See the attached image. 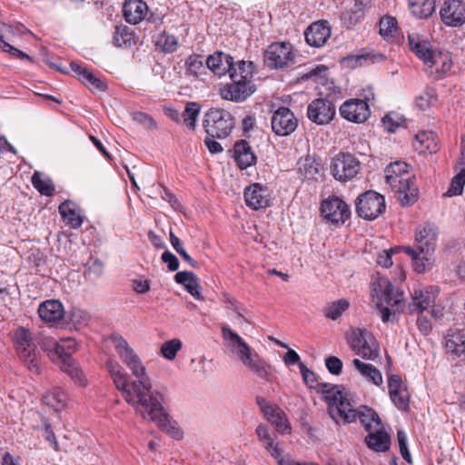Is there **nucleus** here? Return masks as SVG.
I'll use <instances>...</instances> for the list:
<instances>
[{
	"label": "nucleus",
	"mask_w": 465,
	"mask_h": 465,
	"mask_svg": "<svg viewBox=\"0 0 465 465\" xmlns=\"http://www.w3.org/2000/svg\"><path fill=\"white\" fill-rule=\"evenodd\" d=\"M438 291L432 287L415 289L411 294L409 309L411 312L420 313L434 304Z\"/></svg>",
	"instance_id": "obj_22"
},
{
	"label": "nucleus",
	"mask_w": 465,
	"mask_h": 465,
	"mask_svg": "<svg viewBox=\"0 0 465 465\" xmlns=\"http://www.w3.org/2000/svg\"><path fill=\"white\" fill-rule=\"evenodd\" d=\"M384 197L373 191H368L358 197L356 211L365 220H374L385 211Z\"/></svg>",
	"instance_id": "obj_13"
},
{
	"label": "nucleus",
	"mask_w": 465,
	"mask_h": 465,
	"mask_svg": "<svg viewBox=\"0 0 465 465\" xmlns=\"http://www.w3.org/2000/svg\"><path fill=\"white\" fill-rule=\"evenodd\" d=\"M31 182L33 186L42 194L45 196H52L54 193V185L53 181L44 176L40 172H35L32 175Z\"/></svg>",
	"instance_id": "obj_42"
},
{
	"label": "nucleus",
	"mask_w": 465,
	"mask_h": 465,
	"mask_svg": "<svg viewBox=\"0 0 465 465\" xmlns=\"http://www.w3.org/2000/svg\"><path fill=\"white\" fill-rule=\"evenodd\" d=\"M106 368L124 401L143 420L156 419L157 415L164 411L163 396L158 391L153 390L151 381H129L127 373L113 360L106 361Z\"/></svg>",
	"instance_id": "obj_1"
},
{
	"label": "nucleus",
	"mask_w": 465,
	"mask_h": 465,
	"mask_svg": "<svg viewBox=\"0 0 465 465\" xmlns=\"http://www.w3.org/2000/svg\"><path fill=\"white\" fill-rule=\"evenodd\" d=\"M433 265V259L431 257V252L427 253L423 252L420 254L414 261H413V267L414 270L418 273H423L426 271L431 269Z\"/></svg>",
	"instance_id": "obj_58"
},
{
	"label": "nucleus",
	"mask_w": 465,
	"mask_h": 465,
	"mask_svg": "<svg viewBox=\"0 0 465 465\" xmlns=\"http://www.w3.org/2000/svg\"><path fill=\"white\" fill-rule=\"evenodd\" d=\"M293 57L290 43H272L264 52V64L272 69L282 68L292 62Z\"/></svg>",
	"instance_id": "obj_14"
},
{
	"label": "nucleus",
	"mask_w": 465,
	"mask_h": 465,
	"mask_svg": "<svg viewBox=\"0 0 465 465\" xmlns=\"http://www.w3.org/2000/svg\"><path fill=\"white\" fill-rule=\"evenodd\" d=\"M104 268V262L98 259H94L87 263L84 277L90 281H94L103 275Z\"/></svg>",
	"instance_id": "obj_57"
},
{
	"label": "nucleus",
	"mask_w": 465,
	"mask_h": 465,
	"mask_svg": "<svg viewBox=\"0 0 465 465\" xmlns=\"http://www.w3.org/2000/svg\"><path fill=\"white\" fill-rule=\"evenodd\" d=\"M413 146L419 153H435L438 151V136L432 131L419 132Z\"/></svg>",
	"instance_id": "obj_30"
},
{
	"label": "nucleus",
	"mask_w": 465,
	"mask_h": 465,
	"mask_svg": "<svg viewBox=\"0 0 465 465\" xmlns=\"http://www.w3.org/2000/svg\"><path fill=\"white\" fill-rule=\"evenodd\" d=\"M151 420L156 422L158 427L169 434L172 438L176 440L182 439V430L177 426V423L170 419L165 411H163L161 413H159L156 419H152Z\"/></svg>",
	"instance_id": "obj_38"
},
{
	"label": "nucleus",
	"mask_w": 465,
	"mask_h": 465,
	"mask_svg": "<svg viewBox=\"0 0 465 465\" xmlns=\"http://www.w3.org/2000/svg\"><path fill=\"white\" fill-rule=\"evenodd\" d=\"M253 64L243 60L237 62V68L229 75L231 82L220 88L223 99L232 102H243L255 92L252 82Z\"/></svg>",
	"instance_id": "obj_4"
},
{
	"label": "nucleus",
	"mask_w": 465,
	"mask_h": 465,
	"mask_svg": "<svg viewBox=\"0 0 465 465\" xmlns=\"http://www.w3.org/2000/svg\"><path fill=\"white\" fill-rule=\"evenodd\" d=\"M387 184L397 193L401 204H412L418 198L414 176L409 171V165L405 162L397 161L390 163L384 170Z\"/></svg>",
	"instance_id": "obj_5"
},
{
	"label": "nucleus",
	"mask_w": 465,
	"mask_h": 465,
	"mask_svg": "<svg viewBox=\"0 0 465 465\" xmlns=\"http://www.w3.org/2000/svg\"><path fill=\"white\" fill-rule=\"evenodd\" d=\"M365 442L371 450L383 452L390 449L391 438L384 430L382 424L376 422L375 429L369 431Z\"/></svg>",
	"instance_id": "obj_26"
},
{
	"label": "nucleus",
	"mask_w": 465,
	"mask_h": 465,
	"mask_svg": "<svg viewBox=\"0 0 465 465\" xmlns=\"http://www.w3.org/2000/svg\"><path fill=\"white\" fill-rule=\"evenodd\" d=\"M406 119L400 114L391 112L387 114L382 119V126L389 133H394L398 128L405 124Z\"/></svg>",
	"instance_id": "obj_49"
},
{
	"label": "nucleus",
	"mask_w": 465,
	"mask_h": 465,
	"mask_svg": "<svg viewBox=\"0 0 465 465\" xmlns=\"http://www.w3.org/2000/svg\"><path fill=\"white\" fill-rule=\"evenodd\" d=\"M134 120L144 125L148 129H156L157 124L153 118L146 113L136 112L134 114Z\"/></svg>",
	"instance_id": "obj_61"
},
{
	"label": "nucleus",
	"mask_w": 465,
	"mask_h": 465,
	"mask_svg": "<svg viewBox=\"0 0 465 465\" xmlns=\"http://www.w3.org/2000/svg\"><path fill=\"white\" fill-rule=\"evenodd\" d=\"M54 349V354H50L53 361H61L62 364L71 361L70 357L76 349V342L74 339H62L60 342L50 341Z\"/></svg>",
	"instance_id": "obj_31"
},
{
	"label": "nucleus",
	"mask_w": 465,
	"mask_h": 465,
	"mask_svg": "<svg viewBox=\"0 0 465 465\" xmlns=\"http://www.w3.org/2000/svg\"><path fill=\"white\" fill-rule=\"evenodd\" d=\"M234 159L237 165L244 170L256 163V156L252 148L244 140H241L234 144L233 147Z\"/></svg>",
	"instance_id": "obj_32"
},
{
	"label": "nucleus",
	"mask_w": 465,
	"mask_h": 465,
	"mask_svg": "<svg viewBox=\"0 0 465 465\" xmlns=\"http://www.w3.org/2000/svg\"><path fill=\"white\" fill-rule=\"evenodd\" d=\"M256 403L266 419L275 426L278 431L284 432L289 430L285 414L279 406L270 403L261 396L256 397Z\"/></svg>",
	"instance_id": "obj_19"
},
{
	"label": "nucleus",
	"mask_w": 465,
	"mask_h": 465,
	"mask_svg": "<svg viewBox=\"0 0 465 465\" xmlns=\"http://www.w3.org/2000/svg\"><path fill=\"white\" fill-rule=\"evenodd\" d=\"M169 236L172 246L176 251V252L183 258V260L188 262L190 266H192L193 268H197L198 262L188 254V252L183 247L180 239L173 232H170Z\"/></svg>",
	"instance_id": "obj_53"
},
{
	"label": "nucleus",
	"mask_w": 465,
	"mask_h": 465,
	"mask_svg": "<svg viewBox=\"0 0 465 465\" xmlns=\"http://www.w3.org/2000/svg\"><path fill=\"white\" fill-rule=\"evenodd\" d=\"M148 5L143 0H125L123 5V14L125 21L130 25H138L146 16Z\"/></svg>",
	"instance_id": "obj_25"
},
{
	"label": "nucleus",
	"mask_w": 465,
	"mask_h": 465,
	"mask_svg": "<svg viewBox=\"0 0 465 465\" xmlns=\"http://www.w3.org/2000/svg\"><path fill=\"white\" fill-rule=\"evenodd\" d=\"M371 296L381 321L391 322L403 300V292L395 290L388 278L376 273L371 280Z\"/></svg>",
	"instance_id": "obj_3"
},
{
	"label": "nucleus",
	"mask_w": 465,
	"mask_h": 465,
	"mask_svg": "<svg viewBox=\"0 0 465 465\" xmlns=\"http://www.w3.org/2000/svg\"><path fill=\"white\" fill-rule=\"evenodd\" d=\"M38 314L44 322L55 323L63 320L64 310L59 301L48 300L39 305Z\"/></svg>",
	"instance_id": "obj_27"
},
{
	"label": "nucleus",
	"mask_w": 465,
	"mask_h": 465,
	"mask_svg": "<svg viewBox=\"0 0 465 465\" xmlns=\"http://www.w3.org/2000/svg\"><path fill=\"white\" fill-rule=\"evenodd\" d=\"M366 11V4L363 0H354L353 5L346 11L349 20L351 24H355L364 17Z\"/></svg>",
	"instance_id": "obj_55"
},
{
	"label": "nucleus",
	"mask_w": 465,
	"mask_h": 465,
	"mask_svg": "<svg viewBox=\"0 0 465 465\" xmlns=\"http://www.w3.org/2000/svg\"><path fill=\"white\" fill-rule=\"evenodd\" d=\"M62 370L71 377V379L80 387L87 385V379L83 371L71 361L64 362L61 366Z\"/></svg>",
	"instance_id": "obj_46"
},
{
	"label": "nucleus",
	"mask_w": 465,
	"mask_h": 465,
	"mask_svg": "<svg viewBox=\"0 0 465 465\" xmlns=\"http://www.w3.org/2000/svg\"><path fill=\"white\" fill-rule=\"evenodd\" d=\"M320 389L329 404V414L336 423L356 420V409L351 402L350 394L342 386L321 383Z\"/></svg>",
	"instance_id": "obj_6"
},
{
	"label": "nucleus",
	"mask_w": 465,
	"mask_h": 465,
	"mask_svg": "<svg viewBox=\"0 0 465 465\" xmlns=\"http://www.w3.org/2000/svg\"><path fill=\"white\" fill-rule=\"evenodd\" d=\"M411 13L419 18H428L435 11V0H409Z\"/></svg>",
	"instance_id": "obj_40"
},
{
	"label": "nucleus",
	"mask_w": 465,
	"mask_h": 465,
	"mask_svg": "<svg viewBox=\"0 0 465 465\" xmlns=\"http://www.w3.org/2000/svg\"><path fill=\"white\" fill-rule=\"evenodd\" d=\"M426 64L430 68L434 67L438 74H445L451 68V60L449 54L433 52Z\"/></svg>",
	"instance_id": "obj_44"
},
{
	"label": "nucleus",
	"mask_w": 465,
	"mask_h": 465,
	"mask_svg": "<svg viewBox=\"0 0 465 465\" xmlns=\"http://www.w3.org/2000/svg\"><path fill=\"white\" fill-rule=\"evenodd\" d=\"M271 124L276 135L288 136L296 130L298 120L289 108L282 106L272 114Z\"/></svg>",
	"instance_id": "obj_16"
},
{
	"label": "nucleus",
	"mask_w": 465,
	"mask_h": 465,
	"mask_svg": "<svg viewBox=\"0 0 465 465\" xmlns=\"http://www.w3.org/2000/svg\"><path fill=\"white\" fill-rule=\"evenodd\" d=\"M351 350L365 360H375L380 354V346L372 335L366 329H354L349 337Z\"/></svg>",
	"instance_id": "obj_11"
},
{
	"label": "nucleus",
	"mask_w": 465,
	"mask_h": 465,
	"mask_svg": "<svg viewBox=\"0 0 465 465\" xmlns=\"http://www.w3.org/2000/svg\"><path fill=\"white\" fill-rule=\"evenodd\" d=\"M352 365L367 382L372 383L378 387L382 385L383 378L381 372L375 366L371 363L363 362L359 359H353Z\"/></svg>",
	"instance_id": "obj_33"
},
{
	"label": "nucleus",
	"mask_w": 465,
	"mask_h": 465,
	"mask_svg": "<svg viewBox=\"0 0 465 465\" xmlns=\"http://www.w3.org/2000/svg\"><path fill=\"white\" fill-rule=\"evenodd\" d=\"M350 302L345 299H341L330 303L325 308V316L331 320H337L349 308Z\"/></svg>",
	"instance_id": "obj_51"
},
{
	"label": "nucleus",
	"mask_w": 465,
	"mask_h": 465,
	"mask_svg": "<svg viewBox=\"0 0 465 465\" xmlns=\"http://www.w3.org/2000/svg\"><path fill=\"white\" fill-rule=\"evenodd\" d=\"M174 280L177 283L184 286L186 291L196 300L203 301V297L201 294V286L198 282L196 275L193 272H178L174 275Z\"/></svg>",
	"instance_id": "obj_34"
},
{
	"label": "nucleus",
	"mask_w": 465,
	"mask_h": 465,
	"mask_svg": "<svg viewBox=\"0 0 465 465\" xmlns=\"http://www.w3.org/2000/svg\"><path fill=\"white\" fill-rule=\"evenodd\" d=\"M437 228L430 223L420 225L416 230L415 242L420 252H433L437 241Z\"/></svg>",
	"instance_id": "obj_23"
},
{
	"label": "nucleus",
	"mask_w": 465,
	"mask_h": 465,
	"mask_svg": "<svg viewBox=\"0 0 465 465\" xmlns=\"http://www.w3.org/2000/svg\"><path fill=\"white\" fill-rule=\"evenodd\" d=\"M356 419L359 418L360 422L368 432L375 429L376 422L382 424L378 414L371 408L362 406L359 411L356 410Z\"/></svg>",
	"instance_id": "obj_41"
},
{
	"label": "nucleus",
	"mask_w": 465,
	"mask_h": 465,
	"mask_svg": "<svg viewBox=\"0 0 465 465\" xmlns=\"http://www.w3.org/2000/svg\"><path fill=\"white\" fill-rule=\"evenodd\" d=\"M440 15L442 22L449 26H460L465 23V3L461 0H447Z\"/></svg>",
	"instance_id": "obj_18"
},
{
	"label": "nucleus",
	"mask_w": 465,
	"mask_h": 465,
	"mask_svg": "<svg viewBox=\"0 0 465 465\" xmlns=\"http://www.w3.org/2000/svg\"><path fill=\"white\" fill-rule=\"evenodd\" d=\"M406 388L402 383L401 378L397 374L390 375L388 378L389 395H395L397 391Z\"/></svg>",
	"instance_id": "obj_63"
},
{
	"label": "nucleus",
	"mask_w": 465,
	"mask_h": 465,
	"mask_svg": "<svg viewBox=\"0 0 465 465\" xmlns=\"http://www.w3.org/2000/svg\"><path fill=\"white\" fill-rule=\"evenodd\" d=\"M397 20L392 16H384L380 21V35L384 39H391L398 29Z\"/></svg>",
	"instance_id": "obj_52"
},
{
	"label": "nucleus",
	"mask_w": 465,
	"mask_h": 465,
	"mask_svg": "<svg viewBox=\"0 0 465 465\" xmlns=\"http://www.w3.org/2000/svg\"><path fill=\"white\" fill-rule=\"evenodd\" d=\"M233 125V117L226 110L211 108L204 115L203 127L209 136L218 139L226 138Z\"/></svg>",
	"instance_id": "obj_9"
},
{
	"label": "nucleus",
	"mask_w": 465,
	"mask_h": 465,
	"mask_svg": "<svg viewBox=\"0 0 465 465\" xmlns=\"http://www.w3.org/2000/svg\"><path fill=\"white\" fill-rule=\"evenodd\" d=\"M321 164L311 156L305 157L299 163V171L306 179H314L319 174Z\"/></svg>",
	"instance_id": "obj_45"
},
{
	"label": "nucleus",
	"mask_w": 465,
	"mask_h": 465,
	"mask_svg": "<svg viewBox=\"0 0 465 465\" xmlns=\"http://www.w3.org/2000/svg\"><path fill=\"white\" fill-rule=\"evenodd\" d=\"M206 67L213 73V74L221 77L232 73L233 69L237 68V63L233 62V58L225 53L216 52L205 59Z\"/></svg>",
	"instance_id": "obj_20"
},
{
	"label": "nucleus",
	"mask_w": 465,
	"mask_h": 465,
	"mask_svg": "<svg viewBox=\"0 0 465 465\" xmlns=\"http://www.w3.org/2000/svg\"><path fill=\"white\" fill-rule=\"evenodd\" d=\"M12 341L19 359L31 372L39 374L41 371L40 355L36 351L32 331L25 327L19 326L14 330Z\"/></svg>",
	"instance_id": "obj_7"
},
{
	"label": "nucleus",
	"mask_w": 465,
	"mask_h": 465,
	"mask_svg": "<svg viewBox=\"0 0 465 465\" xmlns=\"http://www.w3.org/2000/svg\"><path fill=\"white\" fill-rule=\"evenodd\" d=\"M156 44L162 47L164 53H173L176 51L178 46V40L173 35L161 34L158 35Z\"/></svg>",
	"instance_id": "obj_56"
},
{
	"label": "nucleus",
	"mask_w": 465,
	"mask_h": 465,
	"mask_svg": "<svg viewBox=\"0 0 465 465\" xmlns=\"http://www.w3.org/2000/svg\"><path fill=\"white\" fill-rule=\"evenodd\" d=\"M221 332L224 344L248 371L266 381H272L276 379L271 364L260 358L258 354L253 353L252 349L228 324H222Z\"/></svg>",
	"instance_id": "obj_2"
},
{
	"label": "nucleus",
	"mask_w": 465,
	"mask_h": 465,
	"mask_svg": "<svg viewBox=\"0 0 465 465\" xmlns=\"http://www.w3.org/2000/svg\"><path fill=\"white\" fill-rule=\"evenodd\" d=\"M182 349V341L178 339H172L163 342L161 346V354L167 360L173 361L177 352Z\"/></svg>",
	"instance_id": "obj_54"
},
{
	"label": "nucleus",
	"mask_w": 465,
	"mask_h": 465,
	"mask_svg": "<svg viewBox=\"0 0 465 465\" xmlns=\"http://www.w3.org/2000/svg\"><path fill=\"white\" fill-rule=\"evenodd\" d=\"M325 365L330 373L333 375L341 374L342 371V361L336 356H330L325 360Z\"/></svg>",
	"instance_id": "obj_62"
},
{
	"label": "nucleus",
	"mask_w": 465,
	"mask_h": 465,
	"mask_svg": "<svg viewBox=\"0 0 465 465\" xmlns=\"http://www.w3.org/2000/svg\"><path fill=\"white\" fill-rule=\"evenodd\" d=\"M109 340L114 344L121 361L130 370L133 376L137 379L134 381H151L146 371V367L139 356L130 347L126 340L119 334L111 335Z\"/></svg>",
	"instance_id": "obj_8"
},
{
	"label": "nucleus",
	"mask_w": 465,
	"mask_h": 465,
	"mask_svg": "<svg viewBox=\"0 0 465 465\" xmlns=\"http://www.w3.org/2000/svg\"><path fill=\"white\" fill-rule=\"evenodd\" d=\"M465 184V167L460 166V172L452 178L450 188L444 193L445 196L460 195Z\"/></svg>",
	"instance_id": "obj_50"
},
{
	"label": "nucleus",
	"mask_w": 465,
	"mask_h": 465,
	"mask_svg": "<svg viewBox=\"0 0 465 465\" xmlns=\"http://www.w3.org/2000/svg\"><path fill=\"white\" fill-rule=\"evenodd\" d=\"M205 60L203 56L198 54H193L186 60V70L187 72L195 76H201L205 71Z\"/></svg>",
	"instance_id": "obj_48"
},
{
	"label": "nucleus",
	"mask_w": 465,
	"mask_h": 465,
	"mask_svg": "<svg viewBox=\"0 0 465 465\" xmlns=\"http://www.w3.org/2000/svg\"><path fill=\"white\" fill-rule=\"evenodd\" d=\"M67 401V394L61 388L50 390L42 398L44 404L56 412L66 407Z\"/></svg>",
	"instance_id": "obj_37"
},
{
	"label": "nucleus",
	"mask_w": 465,
	"mask_h": 465,
	"mask_svg": "<svg viewBox=\"0 0 465 465\" xmlns=\"http://www.w3.org/2000/svg\"><path fill=\"white\" fill-rule=\"evenodd\" d=\"M304 35L308 45L320 47L331 37V28L326 21H319L312 23Z\"/></svg>",
	"instance_id": "obj_24"
},
{
	"label": "nucleus",
	"mask_w": 465,
	"mask_h": 465,
	"mask_svg": "<svg viewBox=\"0 0 465 465\" xmlns=\"http://www.w3.org/2000/svg\"><path fill=\"white\" fill-rule=\"evenodd\" d=\"M244 200L246 205L252 210H260L270 206L271 196L266 187L252 183L245 189Z\"/></svg>",
	"instance_id": "obj_21"
},
{
	"label": "nucleus",
	"mask_w": 465,
	"mask_h": 465,
	"mask_svg": "<svg viewBox=\"0 0 465 465\" xmlns=\"http://www.w3.org/2000/svg\"><path fill=\"white\" fill-rule=\"evenodd\" d=\"M361 99H348L340 106V114L345 120L361 124L367 121L371 115L370 102L375 99L371 88L364 91Z\"/></svg>",
	"instance_id": "obj_10"
},
{
	"label": "nucleus",
	"mask_w": 465,
	"mask_h": 465,
	"mask_svg": "<svg viewBox=\"0 0 465 465\" xmlns=\"http://www.w3.org/2000/svg\"><path fill=\"white\" fill-rule=\"evenodd\" d=\"M390 398L393 404L401 411H408L409 410V392L407 388L400 390L397 391L395 395H390Z\"/></svg>",
	"instance_id": "obj_59"
},
{
	"label": "nucleus",
	"mask_w": 465,
	"mask_h": 465,
	"mask_svg": "<svg viewBox=\"0 0 465 465\" xmlns=\"http://www.w3.org/2000/svg\"><path fill=\"white\" fill-rule=\"evenodd\" d=\"M114 45L117 47H131L135 44L134 32L124 25L115 26L114 38Z\"/></svg>",
	"instance_id": "obj_39"
},
{
	"label": "nucleus",
	"mask_w": 465,
	"mask_h": 465,
	"mask_svg": "<svg viewBox=\"0 0 465 465\" xmlns=\"http://www.w3.org/2000/svg\"><path fill=\"white\" fill-rule=\"evenodd\" d=\"M299 369L304 382L311 388H314L316 385V376L314 372L309 370L304 363H299Z\"/></svg>",
	"instance_id": "obj_64"
},
{
	"label": "nucleus",
	"mask_w": 465,
	"mask_h": 465,
	"mask_svg": "<svg viewBox=\"0 0 465 465\" xmlns=\"http://www.w3.org/2000/svg\"><path fill=\"white\" fill-rule=\"evenodd\" d=\"M408 39L411 50L426 64L433 53L430 43L416 33L409 34Z\"/></svg>",
	"instance_id": "obj_36"
},
{
	"label": "nucleus",
	"mask_w": 465,
	"mask_h": 465,
	"mask_svg": "<svg viewBox=\"0 0 465 465\" xmlns=\"http://www.w3.org/2000/svg\"><path fill=\"white\" fill-rule=\"evenodd\" d=\"M336 108L333 103L325 99H314L307 108L308 118L316 124H327L334 117Z\"/></svg>",
	"instance_id": "obj_17"
},
{
	"label": "nucleus",
	"mask_w": 465,
	"mask_h": 465,
	"mask_svg": "<svg viewBox=\"0 0 465 465\" xmlns=\"http://www.w3.org/2000/svg\"><path fill=\"white\" fill-rule=\"evenodd\" d=\"M445 350L451 359L460 358L465 354V338L460 330L448 331L445 337Z\"/></svg>",
	"instance_id": "obj_29"
},
{
	"label": "nucleus",
	"mask_w": 465,
	"mask_h": 465,
	"mask_svg": "<svg viewBox=\"0 0 465 465\" xmlns=\"http://www.w3.org/2000/svg\"><path fill=\"white\" fill-rule=\"evenodd\" d=\"M416 106L421 111H427L438 104V94L434 88L427 87L416 97Z\"/></svg>",
	"instance_id": "obj_43"
},
{
	"label": "nucleus",
	"mask_w": 465,
	"mask_h": 465,
	"mask_svg": "<svg viewBox=\"0 0 465 465\" xmlns=\"http://www.w3.org/2000/svg\"><path fill=\"white\" fill-rule=\"evenodd\" d=\"M331 173L340 182H348L358 175L361 171L360 161L349 153H340L331 162Z\"/></svg>",
	"instance_id": "obj_12"
},
{
	"label": "nucleus",
	"mask_w": 465,
	"mask_h": 465,
	"mask_svg": "<svg viewBox=\"0 0 465 465\" xmlns=\"http://www.w3.org/2000/svg\"><path fill=\"white\" fill-rule=\"evenodd\" d=\"M262 447L274 460H276L277 465L279 464L280 460H284L286 458L282 456V450L280 447V444L275 440V438L263 444Z\"/></svg>",
	"instance_id": "obj_60"
},
{
	"label": "nucleus",
	"mask_w": 465,
	"mask_h": 465,
	"mask_svg": "<svg viewBox=\"0 0 465 465\" xmlns=\"http://www.w3.org/2000/svg\"><path fill=\"white\" fill-rule=\"evenodd\" d=\"M201 107L196 103H187L182 114L183 124L191 130H194Z\"/></svg>",
	"instance_id": "obj_47"
},
{
	"label": "nucleus",
	"mask_w": 465,
	"mask_h": 465,
	"mask_svg": "<svg viewBox=\"0 0 465 465\" xmlns=\"http://www.w3.org/2000/svg\"><path fill=\"white\" fill-rule=\"evenodd\" d=\"M58 209L62 218L71 228L78 229L82 226L83 217L74 202L66 200L59 205Z\"/></svg>",
	"instance_id": "obj_35"
},
{
	"label": "nucleus",
	"mask_w": 465,
	"mask_h": 465,
	"mask_svg": "<svg viewBox=\"0 0 465 465\" xmlns=\"http://www.w3.org/2000/svg\"><path fill=\"white\" fill-rule=\"evenodd\" d=\"M321 210L323 218L332 224L344 223L351 214L347 203L337 196L324 200Z\"/></svg>",
	"instance_id": "obj_15"
},
{
	"label": "nucleus",
	"mask_w": 465,
	"mask_h": 465,
	"mask_svg": "<svg viewBox=\"0 0 465 465\" xmlns=\"http://www.w3.org/2000/svg\"><path fill=\"white\" fill-rule=\"evenodd\" d=\"M71 68L78 75L79 80L92 92H104L107 89V84L87 68L74 62L71 63Z\"/></svg>",
	"instance_id": "obj_28"
}]
</instances>
